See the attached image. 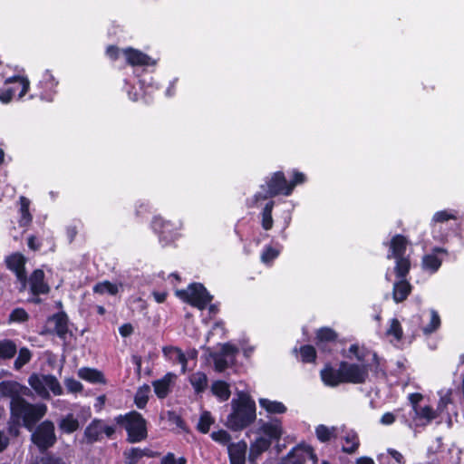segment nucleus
Masks as SVG:
<instances>
[{
	"label": "nucleus",
	"mask_w": 464,
	"mask_h": 464,
	"mask_svg": "<svg viewBox=\"0 0 464 464\" xmlns=\"http://www.w3.org/2000/svg\"><path fill=\"white\" fill-rule=\"evenodd\" d=\"M176 295L185 303L199 310H204L213 300V295L204 285L196 282L189 284L187 289L178 290Z\"/></svg>",
	"instance_id": "nucleus-6"
},
{
	"label": "nucleus",
	"mask_w": 464,
	"mask_h": 464,
	"mask_svg": "<svg viewBox=\"0 0 464 464\" xmlns=\"http://www.w3.org/2000/svg\"><path fill=\"white\" fill-rule=\"evenodd\" d=\"M387 334L392 335L397 341H401L402 339L403 332L398 319H392L390 328L387 330Z\"/></svg>",
	"instance_id": "nucleus-52"
},
{
	"label": "nucleus",
	"mask_w": 464,
	"mask_h": 464,
	"mask_svg": "<svg viewBox=\"0 0 464 464\" xmlns=\"http://www.w3.org/2000/svg\"><path fill=\"white\" fill-rule=\"evenodd\" d=\"M394 273L398 279H406L411 270V260L409 256L396 257Z\"/></svg>",
	"instance_id": "nucleus-29"
},
{
	"label": "nucleus",
	"mask_w": 464,
	"mask_h": 464,
	"mask_svg": "<svg viewBox=\"0 0 464 464\" xmlns=\"http://www.w3.org/2000/svg\"><path fill=\"white\" fill-rule=\"evenodd\" d=\"M211 392L221 402L227 401L231 395L229 384L227 382L221 380H218L212 382Z\"/></svg>",
	"instance_id": "nucleus-26"
},
{
	"label": "nucleus",
	"mask_w": 464,
	"mask_h": 464,
	"mask_svg": "<svg viewBox=\"0 0 464 464\" xmlns=\"http://www.w3.org/2000/svg\"><path fill=\"white\" fill-rule=\"evenodd\" d=\"M188 380L196 394L204 392L208 388V380L207 374L203 372L192 373Z\"/></svg>",
	"instance_id": "nucleus-28"
},
{
	"label": "nucleus",
	"mask_w": 464,
	"mask_h": 464,
	"mask_svg": "<svg viewBox=\"0 0 464 464\" xmlns=\"http://www.w3.org/2000/svg\"><path fill=\"white\" fill-rule=\"evenodd\" d=\"M345 444L343 446L342 450L347 454H353L354 453L359 446H360V440L354 431L348 432L344 438Z\"/></svg>",
	"instance_id": "nucleus-36"
},
{
	"label": "nucleus",
	"mask_w": 464,
	"mask_h": 464,
	"mask_svg": "<svg viewBox=\"0 0 464 464\" xmlns=\"http://www.w3.org/2000/svg\"><path fill=\"white\" fill-rule=\"evenodd\" d=\"M93 292L100 295L109 294L111 295H116L119 292V287L116 284L105 280L103 282L97 283L93 286Z\"/></svg>",
	"instance_id": "nucleus-40"
},
{
	"label": "nucleus",
	"mask_w": 464,
	"mask_h": 464,
	"mask_svg": "<svg viewBox=\"0 0 464 464\" xmlns=\"http://www.w3.org/2000/svg\"><path fill=\"white\" fill-rule=\"evenodd\" d=\"M408 245L409 240L405 236L401 234L394 235L388 243L389 253L387 255V258L392 259L405 256Z\"/></svg>",
	"instance_id": "nucleus-18"
},
{
	"label": "nucleus",
	"mask_w": 464,
	"mask_h": 464,
	"mask_svg": "<svg viewBox=\"0 0 464 464\" xmlns=\"http://www.w3.org/2000/svg\"><path fill=\"white\" fill-rule=\"evenodd\" d=\"M15 94V89L14 88H2L0 89V101L3 103H8L12 101Z\"/></svg>",
	"instance_id": "nucleus-59"
},
{
	"label": "nucleus",
	"mask_w": 464,
	"mask_h": 464,
	"mask_svg": "<svg viewBox=\"0 0 464 464\" xmlns=\"http://www.w3.org/2000/svg\"><path fill=\"white\" fill-rule=\"evenodd\" d=\"M65 385L67 390L71 392H80L82 391V384L73 378L67 379Z\"/></svg>",
	"instance_id": "nucleus-60"
},
{
	"label": "nucleus",
	"mask_w": 464,
	"mask_h": 464,
	"mask_svg": "<svg viewBox=\"0 0 464 464\" xmlns=\"http://www.w3.org/2000/svg\"><path fill=\"white\" fill-rule=\"evenodd\" d=\"M219 353L225 357H235L238 353V348L230 343H225L222 344Z\"/></svg>",
	"instance_id": "nucleus-56"
},
{
	"label": "nucleus",
	"mask_w": 464,
	"mask_h": 464,
	"mask_svg": "<svg viewBox=\"0 0 464 464\" xmlns=\"http://www.w3.org/2000/svg\"><path fill=\"white\" fill-rule=\"evenodd\" d=\"M305 181L306 176L303 172L297 169H293L291 179L289 181L287 180L288 188L286 192L290 193L291 195L297 185L304 184Z\"/></svg>",
	"instance_id": "nucleus-41"
},
{
	"label": "nucleus",
	"mask_w": 464,
	"mask_h": 464,
	"mask_svg": "<svg viewBox=\"0 0 464 464\" xmlns=\"http://www.w3.org/2000/svg\"><path fill=\"white\" fill-rule=\"evenodd\" d=\"M57 425L60 433L67 435L72 434L81 427L79 420L72 412L60 418Z\"/></svg>",
	"instance_id": "nucleus-21"
},
{
	"label": "nucleus",
	"mask_w": 464,
	"mask_h": 464,
	"mask_svg": "<svg viewBox=\"0 0 464 464\" xmlns=\"http://www.w3.org/2000/svg\"><path fill=\"white\" fill-rule=\"evenodd\" d=\"M45 387H48L54 395H61L63 389L57 380V378L52 374L44 375Z\"/></svg>",
	"instance_id": "nucleus-49"
},
{
	"label": "nucleus",
	"mask_w": 464,
	"mask_h": 464,
	"mask_svg": "<svg viewBox=\"0 0 464 464\" xmlns=\"http://www.w3.org/2000/svg\"><path fill=\"white\" fill-rule=\"evenodd\" d=\"M32 358L30 350L26 347H23L19 350L18 356L14 361V366L16 370L21 369L24 365L28 363Z\"/></svg>",
	"instance_id": "nucleus-44"
},
{
	"label": "nucleus",
	"mask_w": 464,
	"mask_h": 464,
	"mask_svg": "<svg viewBox=\"0 0 464 464\" xmlns=\"http://www.w3.org/2000/svg\"><path fill=\"white\" fill-rule=\"evenodd\" d=\"M28 382L31 387L39 394L45 392L44 375L38 376L37 374H33L29 377Z\"/></svg>",
	"instance_id": "nucleus-47"
},
{
	"label": "nucleus",
	"mask_w": 464,
	"mask_h": 464,
	"mask_svg": "<svg viewBox=\"0 0 464 464\" xmlns=\"http://www.w3.org/2000/svg\"><path fill=\"white\" fill-rule=\"evenodd\" d=\"M144 456H149V454H147L146 450L140 448H130L123 451L124 462L126 464H138Z\"/></svg>",
	"instance_id": "nucleus-38"
},
{
	"label": "nucleus",
	"mask_w": 464,
	"mask_h": 464,
	"mask_svg": "<svg viewBox=\"0 0 464 464\" xmlns=\"http://www.w3.org/2000/svg\"><path fill=\"white\" fill-rule=\"evenodd\" d=\"M17 353L15 343L10 339L0 340V360L12 359Z\"/></svg>",
	"instance_id": "nucleus-33"
},
{
	"label": "nucleus",
	"mask_w": 464,
	"mask_h": 464,
	"mask_svg": "<svg viewBox=\"0 0 464 464\" xmlns=\"http://www.w3.org/2000/svg\"><path fill=\"white\" fill-rule=\"evenodd\" d=\"M152 228L159 237L163 246H168L178 238V232L170 221L155 218L152 221Z\"/></svg>",
	"instance_id": "nucleus-12"
},
{
	"label": "nucleus",
	"mask_w": 464,
	"mask_h": 464,
	"mask_svg": "<svg viewBox=\"0 0 464 464\" xmlns=\"http://www.w3.org/2000/svg\"><path fill=\"white\" fill-rule=\"evenodd\" d=\"M440 255L448 256V250L435 246L430 253L424 255L421 261L422 269L430 274L436 273L442 265V257Z\"/></svg>",
	"instance_id": "nucleus-15"
},
{
	"label": "nucleus",
	"mask_w": 464,
	"mask_h": 464,
	"mask_svg": "<svg viewBox=\"0 0 464 464\" xmlns=\"http://www.w3.org/2000/svg\"><path fill=\"white\" fill-rule=\"evenodd\" d=\"M10 411L11 417L17 420V425H20L19 420H22L24 427L31 431L44 417L47 407L44 403L32 404L24 398L17 397L11 401Z\"/></svg>",
	"instance_id": "nucleus-3"
},
{
	"label": "nucleus",
	"mask_w": 464,
	"mask_h": 464,
	"mask_svg": "<svg viewBox=\"0 0 464 464\" xmlns=\"http://www.w3.org/2000/svg\"><path fill=\"white\" fill-rule=\"evenodd\" d=\"M343 357L357 360L360 363H351L342 361L338 369H334L330 362L324 364L320 371L322 382L329 387H336L342 383L363 384L369 376V371L379 373L380 358L375 352H372L364 345L353 343L346 351H341Z\"/></svg>",
	"instance_id": "nucleus-1"
},
{
	"label": "nucleus",
	"mask_w": 464,
	"mask_h": 464,
	"mask_svg": "<svg viewBox=\"0 0 464 464\" xmlns=\"http://www.w3.org/2000/svg\"><path fill=\"white\" fill-rule=\"evenodd\" d=\"M408 400L411 402V410L419 408V403L423 400V395L420 392H412L408 396Z\"/></svg>",
	"instance_id": "nucleus-61"
},
{
	"label": "nucleus",
	"mask_w": 464,
	"mask_h": 464,
	"mask_svg": "<svg viewBox=\"0 0 464 464\" xmlns=\"http://www.w3.org/2000/svg\"><path fill=\"white\" fill-rule=\"evenodd\" d=\"M0 396L10 397L11 401L19 395V383L14 381H3L0 382Z\"/></svg>",
	"instance_id": "nucleus-30"
},
{
	"label": "nucleus",
	"mask_w": 464,
	"mask_h": 464,
	"mask_svg": "<svg viewBox=\"0 0 464 464\" xmlns=\"http://www.w3.org/2000/svg\"><path fill=\"white\" fill-rule=\"evenodd\" d=\"M31 435L32 442L40 452H44L53 447L57 442L54 423L50 420H44L35 426Z\"/></svg>",
	"instance_id": "nucleus-7"
},
{
	"label": "nucleus",
	"mask_w": 464,
	"mask_h": 464,
	"mask_svg": "<svg viewBox=\"0 0 464 464\" xmlns=\"http://www.w3.org/2000/svg\"><path fill=\"white\" fill-rule=\"evenodd\" d=\"M440 317L435 310L430 311V321L429 324L422 328V332L425 335L431 334L440 327Z\"/></svg>",
	"instance_id": "nucleus-42"
},
{
	"label": "nucleus",
	"mask_w": 464,
	"mask_h": 464,
	"mask_svg": "<svg viewBox=\"0 0 464 464\" xmlns=\"http://www.w3.org/2000/svg\"><path fill=\"white\" fill-rule=\"evenodd\" d=\"M287 179L283 171L278 170L266 177L265 183L260 186L261 191L256 192L254 197V202L256 204L260 200H266L276 196H290L287 191Z\"/></svg>",
	"instance_id": "nucleus-5"
},
{
	"label": "nucleus",
	"mask_w": 464,
	"mask_h": 464,
	"mask_svg": "<svg viewBox=\"0 0 464 464\" xmlns=\"http://www.w3.org/2000/svg\"><path fill=\"white\" fill-rule=\"evenodd\" d=\"M49 320L54 322V332L61 339H64L68 333V316L64 312L53 314Z\"/></svg>",
	"instance_id": "nucleus-24"
},
{
	"label": "nucleus",
	"mask_w": 464,
	"mask_h": 464,
	"mask_svg": "<svg viewBox=\"0 0 464 464\" xmlns=\"http://www.w3.org/2000/svg\"><path fill=\"white\" fill-rule=\"evenodd\" d=\"M27 287L29 293L33 296L32 302L39 304L41 295H48L51 291V287L45 281V274L43 269H34L29 276H27Z\"/></svg>",
	"instance_id": "nucleus-10"
},
{
	"label": "nucleus",
	"mask_w": 464,
	"mask_h": 464,
	"mask_svg": "<svg viewBox=\"0 0 464 464\" xmlns=\"http://www.w3.org/2000/svg\"><path fill=\"white\" fill-rule=\"evenodd\" d=\"M174 378H176L174 373L168 372L161 379L152 382L154 392L159 399H165L169 394Z\"/></svg>",
	"instance_id": "nucleus-20"
},
{
	"label": "nucleus",
	"mask_w": 464,
	"mask_h": 464,
	"mask_svg": "<svg viewBox=\"0 0 464 464\" xmlns=\"http://www.w3.org/2000/svg\"><path fill=\"white\" fill-rule=\"evenodd\" d=\"M298 352L300 353V360L303 363L315 362L317 353L314 346L311 344H304L300 346Z\"/></svg>",
	"instance_id": "nucleus-39"
},
{
	"label": "nucleus",
	"mask_w": 464,
	"mask_h": 464,
	"mask_svg": "<svg viewBox=\"0 0 464 464\" xmlns=\"http://www.w3.org/2000/svg\"><path fill=\"white\" fill-rule=\"evenodd\" d=\"M450 219H456V217L453 214L448 212L447 210L438 211L434 214L432 218V221L437 223H443Z\"/></svg>",
	"instance_id": "nucleus-57"
},
{
	"label": "nucleus",
	"mask_w": 464,
	"mask_h": 464,
	"mask_svg": "<svg viewBox=\"0 0 464 464\" xmlns=\"http://www.w3.org/2000/svg\"><path fill=\"white\" fill-rule=\"evenodd\" d=\"M114 421L125 430L130 443H139L148 437L147 420L137 411L120 414L114 418Z\"/></svg>",
	"instance_id": "nucleus-4"
},
{
	"label": "nucleus",
	"mask_w": 464,
	"mask_h": 464,
	"mask_svg": "<svg viewBox=\"0 0 464 464\" xmlns=\"http://www.w3.org/2000/svg\"><path fill=\"white\" fill-rule=\"evenodd\" d=\"M314 344L317 349L325 354H332L334 347L341 343L339 340V334L329 326H323L318 328L314 333ZM343 342H342L343 343Z\"/></svg>",
	"instance_id": "nucleus-8"
},
{
	"label": "nucleus",
	"mask_w": 464,
	"mask_h": 464,
	"mask_svg": "<svg viewBox=\"0 0 464 464\" xmlns=\"http://www.w3.org/2000/svg\"><path fill=\"white\" fill-rule=\"evenodd\" d=\"M337 429L336 427H327L324 424H319L315 427V435L317 440L320 442L326 443L329 442L332 439H335L337 437Z\"/></svg>",
	"instance_id": "nucleus-31"
},
{
	"label": "nucleus",
	"mask_w": 464,
	"mask_h": 464,
	"mask_svg": "<svg viewBox=\"0 0 464 464\" xmlns=\"http://www.w3.org/2000/svg\"><path fill=\"white\" fill-rule=\"evenodd\" d=\"M286 457L291 464H304L306 459L312 460L313 464L317 462L316 454L310 446L295 448Z\"/></svg>",
	"instance_id": "nucleus-17"
},
{
	"label": "nucleus",
	"mask_w": 464,
	"mask_h": 464,
	"mask_svg": "<svg viewBox=\"0 0 464 464\" xmlns=\"http://www.w3.org/2000/svg\"><path fill=\"white\" fill-rule=\"evenodd\" d=\"M115 433L113 426L104 425L101 419H93L85 428L83 438L87 444H93L102 440V434L111 438Z\"/></svg>",
	"instance_id": "nucleus-11"
},
{
	"label": "nucleus",
	"mask_w": 464,
	"mask_h": 464,
	"mask_svg": "<svg viewBox=\"0 0 464 464\" xmlns=\"http://www.w3.org/2000/svg\"><path fill=\"white\" fill-rule=\"evenodd\" d=\"M214 422L209 412L206 411L201 414L198 423V430L203 434H206L209 431L211 424Z\"/></svg>",
	"instance_id": "nucleus-46"
},
{
	"label": "nucleus",
	"mask_w": 464,
	"mask_h": 464,
	"mask_svg": "<svg viewBox=\"0 0 464 464\" xmlns=\"http://www.w3.org/2000/svg\"><path fill=\"white\" fill-rule=\"evenodd\" d=\"M271 446V440L264 438L258 437L250 444L249 450V460L253 461L257 457H259L262 453L266 451Z\"/></svg>",
	"instance_id": "nucleus-25"
},
{
	"label": "nucleus",
	"mask_w": 464,
	"mask_h": 464,
	"mask_svg": "<svg viewBox=\"0 0 464 464\" xmlns=\"http://www.w3.org/2000/svg\"><path fill=\"white\" fill-rule=\"evenodd\" d=\"M160 464H187V459L184 457L179 459L175 458V454L168 452L160 460Z\"/></svg>",
	"instance_id": "nucleus-54"
},
{
	"label": "nucleus",
	"mask_w": 464,
	"mask_h": 464,
	"mask_svg": "<svg viewBox=\"0 0 464 464\" xmlns=\"http://www.w3.org/2000/svg\"><path fill=\"white\" fill-rule=\"evenodd\" d=\"M17 84L21 87V90L18 93V98L22 99L30 89V81L26 76L21 75H14L9 78H6L5 81V84Z\"/></svg>",
	"instance_id": "nucleus-34"
},
{
	"label": "nucleus",
	"mask_w": 464,
	"mask_h": 464,
	"mask_svg": "<svg viewBox=\"0 0 464 464\" xmlns=\"http://www.w3.org/2000/svg\"><path fill=\"white\" fill-rule=\"evenodd\" d=\"M134 328L131 324L126 323L119 327V333L122 337H128L133 334Z\"/></svg>",
	"instance_id": "nucleus-63"
},
{
	"label": "nucleus",
	"mask_w": 464,
	"mask_h": 464,
	"mask_svg": "<svg viewBox=\"0 0 464 464\" xmlns=\"http://www.w3.org/2000/svg\"><path fill=\"white\" fill-rule=\"evenodd\" d=\"M231 412L227 415L226 426L232 431H241L256 419L255 401L246 392H239L231 401Z\"/></svg>",
	"instance_id": "nucleus-2"
},
{
	"label": "nucleus",
	"mask_w": 464,
	"mask_h": 464,
	"mask_svg": "<svg viewBox=\"0 0 464 464\" xmlns=\"http://www.w3.org/2000/svg\"><path fill=\"white\" fill-rule=\"evenodd\" d=\"M279 256V251L271 246H266L261 254V261L270 264Z\"/></svg>",
	"instance_id": "nucleus-50"
},
{
	"label": "nucleus",
	"mask_w": 464,
	"mask_h": 464,
	"mask_svg": "<svg viewBox=\"0 0 464 464\" xmlns=\"http://www.w3.org/2000/svg\"><path fill=\"white\" fill-rule=\"evenodd\" d=\"M388 453L398 464L405 463V459H404L403 455L401 452H399L398 450H396L394 449H389Z\"/></svg>",
	"instance_id": "nucleus-64"
},
{
	"label": "nucleus",
	"mask_w": 464,
	"mask_h": 464,
	"mask_svg": "<svg viewBox=\"0 0 464 464\" xmlns=\"http://www.w3.org/2000/svg\"><path fill=\"white\" fill-rule=\"evenodd\" d=\"M174 352L177 354V361L181 364V372L184 373L187 370L188 359L183 351L179 347L169 346L163 348V353Z\"/></svg>",
	"instance_id": "nucleus-45"
},
{
	"label": "nucleus",
	"mask_w": 464,
	"mask_h": 464,
	"mask_svg": "<svg viewBox=\"0 0 464 464\" xmlns=\"http://www.w3.org/2000/svg\"><path fill=\"white\" fill-rule=\"evenodd\" d=\"M79 377L91 383H105L103 373L93 368L83 367L79 370Z\"/></svg>",
	"instance_id": "nucleus-27"
},
{
	"label": "nucleus",
	"mask_w": 464,
	"mask_h": 464,
	"mask_svg": "<svg viewBox=\"0 0 464 464\" xmlns=\"http://www.w3.org/2000/svg\"><path fill=\"white\" fill-rule=\"evenodd\" d=\"M150 392V388L148 385H145L142 388H140L135 396H134V403L137 406L138 409L143 410L149 401V395L148 392Z\"/></svg>",
	"instance_id": "nucleus-43"
},
{
	"label": "nucleus",
	"mask_w": 464,
	"mask_h": 464,
	"mask_svg": "<svg viewBox=\"0 0 464 464\" xmlns=\"http://www.w3.org/2000/svg\"><path fill=\"white\" fill-rule=\"evenodd\" d=\"M246 449L247 444L245 440L228 444L229 464H246Z\"/></svg>",
	"instance_id": "nucleus-19"
},
{
	"label": "nucleus",
	"mask_w": 464,
	"mask_h": 464,
	"mask_svg": "<svg viewBox=\"0 0 464 464\" xmlns=\"http://www.w3.org/2000/svg\"><path fill=\"white\" fill-rule=\"evenodd\" d=\"M20 208H19V218L18 225L20 227H27L33 221V215L30 212L31 201L24 196H21L19 198Z\"/></svg>",
	"instance_id": "nucleus-23"
},
{
	"label": "nucleus",
	"mask_w": 464,
	"mask_h": 464,
	"mask_svg": "<svg viewBox=\"0 0 464 464\" xmlns=\"http://www.w3.org/2000/svg\"><path fill=\"white\" fill-rule=\"evenodd\" d=\"M261 430L270 440H279L283 434L280 421H277L276 423L266 422L262 425Z\"/></svg>",
	"instance_id": "nucleus-35"
},
{
	"label": "nucleus",
	"mask_w": 464,
	"mask_h": 464,
	"mask_svg": "<svg viewBox=\"0 0 464 464\" xmlns=\"http://www.w3.org/2000/svg\"><path fill=\"white\" fill-rule=\"evenodd\" d=\"M27 246L31 250L38 251L42 246V243L35 236L31 235L27 239Z\"/></svg>",
	"instance_id": "nucleus-62"
},
{
	"label": "nucleus",
	"mask_w": 464,
	"mask_h": 464,
	"mask_svg": "<svg viewBox=\"0 0 464 464\" xmlns=\"http://www.w3.org/2000/svg\"><path fill=\"white\" fill-rule=\"evenodd\" d=\"M57 86L58 81L53 77L49 70H46L43 73L42 79L37 84L39 92L35 95L39 96L43 101L52 102L56 93Z\"/></svg>",
	"instance_id": "nucleus-13"
},
{
	"label": "nucleus",
	"mask_w": 464,
	"mask_h": 464,
	"mask_svg": "<svg viewBox=\"0 0 464 464\" xmlns=\"http://www.w3.org/2000/svg\"><path fill=\"white\" fill-rule=\"evenodd\" d=\"M26 257L20 252H14L7 256L5 259L7 269L12 271L20 284L19 292H24L27 288V273L25 269Z\"/></svg>",
	"instance_id": "nucleus-9"
},
{
	"label": "nucleus",
	"mask_w": 464,
	"mask_h": 464,
	"mask_svg": "<svg viewBox=\"0 0 464 464\" xmlns=\"http://www.w3.org/2000/svg\"><path fill=\"white\" fill-rule=\"evenodd\" d=\"M214 362V369L218 372H223L228 368V362L225 356L219 353H214L211 354Z\"/></svg>",
	"instance_id": "nucleus-48"
},
{
	"label": "nucleus",
	"mask_w": 464,
	"mask_h": 464,
	"mask_svg": "<svg viewBox=\"0 0 464 464\" xmlns=\"http://www.w3.org/2000/svg\"><path fill=\"white\" fill-rule=\"evenodd\" d=\"M259 404L268 413L282 414L285 413L287 410L284 403L276 401H270L265 398L259 400Z\"/></svg>",
	"instance_id": "nucleus-37"
},
{
	"label": "nucleus",
	"mask_w": 464,
	"mask_h": 464,
	"mask_svg": "<svg viewBox=\"0 0 464 464\" xmlns=\"http://www.w3.org/2000/svg\"><path fill=\"white\" fill-rule=\"evenodd\" d=\"M275 206V202L273 200H269L265 207L263 208L260 215H261V227L264 230H270L273 227L274 220L272 217L273 208Z\"/></svg>",
	"instance_id": "nucleus-32"
},
{
	"label": "nucleus",
	"mask_w": 464,
	"mask_h": 464,
	"mask_svg": "<svg viewBox=\"0 0 464 464\" xmlns=\"http://www.w3.org/2000/svg\"><path fill=\"white\" fill-rule=\"evenodd\" d=\"M41 464H66L64 460L52 453H47L40 459Z\"/></svg>",
	"instance_id": "nucleus-58"
},
{
	"label": "nucleus",
	"mask_w": 464,
	"mask_h": 464,
	"mask_svg": "<svg viewBox=\"0 0 464 464\" xmlns=\"http://www.w3.org/2000/svg\"><path fill=\"white\" fill-rule=\"evenodd\" d=\"M412 286L407 279H399L393 284L392 297L395 303H401L411 293Z\"/></svg>",
	"instance_id": "nucleus-22"
},
{
	"label": "nucleus",
	"mask_w": 464,
	"mask_h": 464,
	"mask_svg": "<svg viewBox=\"0 0 464 464\" xmlns=\"http://www.w3.org/2000/svg\"><path fill=\"white\" fill-rule=\"evenodd\" d=\"M121 53L122 50L114 44L108 45L105 50L106 56L112 62L117 61Z\"/></svg>",
	"instance_id": "nucleus-55"
},
{
	"label": "nucleus",
	"mask_w": 464,
	"mask_h": 464,
	"mask_svg": "<svg viewBox=\"0 0 464 464\" xmlns=\"http://www.w3.org/2000/svg\"><path fill=\"white\" fill-rule=\"evenodd\" d=\"M411 428L425 427L438 417L437 411L430 405L419 407L412 411Z\"/></svg>",
	"instance_id": "nucleus-14"
},
{
	"label": "nucleus",
	"mask_w": 464,
	"mask_h": 464,
	"mask_svg": "<svg viewBox=\"0 0 464 464\" xmlns=\"http://www.w3.org/2000/svg\"><path fill=\"white\" fill-rule=\"evenodd\" d=\"M29 314L21 307L14 308L9 314V321L14 323H24L28 321Z\"/></svg>",
	"instance_id": "nucleus-51"
},
{
	"label": "nucleus",
	"mask_w": 464,
	"mask_h": 464,
	"mask_svg": "<svg viewBox=\"0 0 464 464\" xmlns=\"http://www.w3.org/2000/svg\"><path fill=\"white\" fill-rule=\"evenodd\" d=\"M122 54L130 66H153L156 64L150 56L132 47L122 49Z\"/></svg>",
	"instance_id": "nucleus-16"
},
{
	"label": "nucleus",
	"mask_w": 464,
	"mask_h": 464,
	"mask_svg": "<svg viewBox=\"0 0 464 464\" xmlns=\"http://www.w3.org/2000/svg\"><path fill=\"white\" fill-rule=\"evenodd\" d=\"M211 438L214 441L221 444L227 445L230 444L231 435L225 430H219L218 431H213L211 433Z\"/></svg>",
	"instance_id": "nucleus-53"
}]
</instances>
